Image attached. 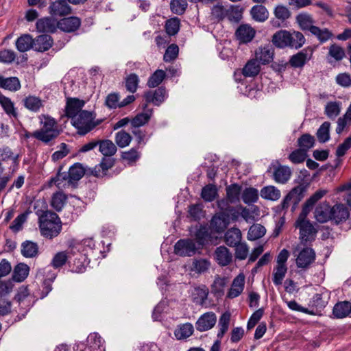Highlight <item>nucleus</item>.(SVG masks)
Masks as SVG:
<instances>
[{
    "mask_svg": "<svg viewBox=\"0 0 351 351\" xmlns=\"http://www.w3.org/2000/svg\"><path fill=\"white\" fill-rule=\"evenodd\" d=\"M327 191L324 189L317 190L303 205L302 212L296 221V227L300 229V239L302 243L312 241L315 239L316 230L313 224L306 219V216L312 210L314 205L322 199Z\"/></svg>",
    "mask_w": 351,
    "mask_h": 351,
    "instance_id": "nucleus-1",
    "label": "nucleus"
},
{
    "mask_svg": "<svg viewBox=\"0 0 351 351\" xmlns=\"http://www.w3.org/2000/svg\"><path fill=\"white\" fill-rule=\"evenodd\" d=\"M47 208L43 200H37L34 203V209L38 217L39 228L41 235L51 239L57 237L62 230V222L58 215L53 212L38 209V207Z\"/></svg>",
    "mask_w": 351,
    "mask_h": 351,
    "instance_id": "nucleus-2",
    "label": "nucleus"
},
{
    "mask_svg": "<svg viewBox=\"0 0 351 351\" xmlns=\"http://www.w3.org/2000/svg\"><path fill=\"white\" fill-rule=\"evenodd\" d=\"M42 127L33 132V137L36 139L48 144L56 138L60 132L57 128V123L53 118L45 117L44 121H41Z\"/></svg>",
    "mask_w": 351,
    "mask_h": 351,
    "instance_id": "nucleus-3",
    "label": "nucleus"
},
{
    "mask_svg": "<svg viewBox=\"0 0 351 351\" xmlns=\"http://www.w3.org/2000/svg\"><path fill=\"white\" fill-rule=\"evenodd\" d=\"M94 118L91 112L84 110L71 119L72 125L77 129L80 135H85L97 125L93 121Z\"/></svg>",
    "mask_w": 351,
    "mask_h": 351,
    "instance_id": "nucleus-4",
    "label": "nucleus"
},
{
    "mask_svg": "<svg viewBox=\"0 0 351 351\" xmlns=\"http://www.w3.org/2000/svg\"><path fill=\"white\" fill-rule=\"evenodd\" d=\"M8 162H10L9 171L12 174L19 169V155L14 154L8 146H3L0 148V164L2 165L3 163Z\"/></svg>",
    "mask_w": 351,
    "mask_h": 351,
    "instance_id": "nucleus-5",
    "label": "nucleus"
},
{
    "mask_svg": "<svg viewBox=\"0 0 351 351\" xmlns=\"http://www.w3.org/2000/svg\"><path fill=\"white\" fill-rule=\"evenodd\" d=\"M196 250L195 242L190 239H180L174 246L175 253L180 256H191L195 254Z\"/></svg>",
    "mask_w": 351,
    "mask_h": 351,
    "instance_id": "nucleus-6",
    "label": "nucleus"
},
{
    "mask_svg": "<svg viewBox=\"0 0 351 351\" xmlns=\"http://www.w3.org/2000/svg\"><path fill=\"white\" fill-rule=\"evenodd\" d=\"M143 97L145 104L148 106V104L152 103L155 106H160L167 97V91L165 88L160 86L154 90H149L145 93Z\"/></svg>",
    "mask_w": 351,
    "mask_h": 351,
    "instance_id": "nucleus-7",
    "label": "nucleus"
},
{
    "mask_svg": "<svg viewBox=\"0 0 351 351\" xmlns=\"http://www.w3.org/2000/svg\"><path fill=\"white\" fill-rule=\"evenodd\" d=\"M217 316L213 312H206L202 315L195 322V328L199 332H205L214 327Z\"/></svg>",
    "mask_w": 351,
    "mask_h": 351,
    "instance_id": "nucleus-8",
    "label": "nucleus"
},
{
    "mask_svg": "<svg viewBox=\"0 0 351 351\" xmlns=\"http://www.w3.org/2000/svg\"><path fill=\"white\" fill-rule=\"evenodd\" d=\"M306 189L307 186L306 185L299 184L298 186L293 188L285 197V202L288 200H291L292 202V211L295 210L300 202L304 198Z\"/></svg>",
    "mask_w": 351,
    "mask_h": 351,
    "instance_id": "nucleus-9",
    "label": "nucleus"
},
{
    "mask_svg": "<svg viewBox=\"0 0 351 351\" xmlns=\"http://www.w3.org/2000/svg\"><path fill=\"white\" fill-rule=\"evenodd\" d=\"M315 259V252L311 247H304L301 250L296 258V265L298 268H307Z\"/></svg>",
    "mask_w": 351,
    "mask_h": 351,
    "instance_id": "nucleus-10",
    "label": "nucleus"
},
{
    "mask_svg": "<svg viewBox=\"0 0 351 351\" xmlns=\"http://www.w3.org/2000/svg\"><path fill=\"white\" fill-rule=\"evenodd\" d=\"M313 56V50L304 49L296 54L292 56L289 60V64L294 68H302L309 61Z\"/></svg>",
    "mask_w": 351,
    "mask_h": 351,
    "instance_id": "nucleus-11",
    "label": "nucleus"
},
{
    "mask_svg": "<svg viewBox=\"0 0 351 351\" xmlns=\"http://www.w3.org/2000/svg\"><path fill=\"white\" fill-rule=\"evenodd\" d=\"M85 102L77 98H67L65 106V115L66 117L73 119L77 116L84 106Z\"/></svg>",
    "mask_w": 351,
    "mask_h": 351,
    "instance_id": "nucleus-12",
    "label": "nucleus"
},
{
    "mask_svg": "<svg viewBox=\"0 0 351 351\" xmlns=\"http://www.w3.org/2000/svg\"><path fill=\"white\" fill-rule=\"evenodd\" d=\"M256 31L250 25L242 24L235 32V36L241 43H250L255 36Z\"/></svg>",
    "mask_w": 351,
    "mask_h": 351,
    "instance_id": "nucleus-13",
    "label": "nucleus"
},
{
    "mask_svg": "<svg viewBox=\"0 0 351 351\" xmlns=\"http://www.w3.org/2000/svg\"><path fill=\"white\" fill-rule=\"evenodd\" d=\"M274 54L272 46L267 45L260 47L255 51V59L262 64H267L273 60Z\"/></svg>",
    "mask_w": 351,
    "mask_h": 351,
    "instance_id": "nucleus-14",
    "label": "nucleus"
},
{
    "mask_svg": "<svg viewBox=\"0 0 351 351\" xmlns=\"http://www.w3.org/2000/svg\"><path fill=\"white\" fill-rule=\"evenodd\" d=\"M49 13L53 16H64L71 13V8L66 1L56 0L50 4Z\"/></svg>",
    "mask_w": 351,
    "mask_h": 351,
    "instance_id": "nucleus-15",
    "label": "nucleus"
},
{
    "mask_svg": "<svg viewBox=\"0 0 351 351\" xmlns=\"http://www.w3.org/2000/svg\"><path fill=\"white\" fill-rule=\"evenodd\" d=\"M81 20L76 16L63 18L58 21V28L64 32H73L79 29Z\"/></svg>",
    "mask_w": 351,
    "mask_h": 351,
    "instance_id": "nucleus-16",
    "label": "nucleus"
},
{
    "mask_svg": "<svg viewBox=\"0 0 351 351\" xmlns=\"http://www.w3.org/2000/svg\"><path fill=\"white\" fill-rule=\"evenodd\" d=\"M58 28V21L51 17H44L36 22V29L40 32L53 33Z\"/></svg>",
    "mask_w": 351,
    "mask_h": 351,
    "instance_id": "nucleus-17",
    "label": "nucleus"
},
{
    "mask_svg": "<svg viewBox=\"0 0 351 351\" xmlns=\"http://www.w3.org/2000/svg\"><path fill=\"white\" fill-rule=\"evenodd\" d=\"M143 112L138 113L131 120L132 127L138 128L148 123L151 119L153 114V109L148 108L147 104H143Z\"/></svg>",
    "mask_w": 351,
    "mask_h": 351,
    "instance_id": "nucleus-18",
    "label": "nucleus"
},
{
    "mask_svg": "<svg viewBox=\"0 0 351 351\" xmlns=\"http://www.w3.org/2000/svg\"><path fill=\"white\" fill-rule=\"evenodd\" d=\"M214 257L218 265L227 266L232 261V254L225 246L217 247L214 252Z\"/></svg>",
    "mask_w": 351,
    "mask_h": 351,
    "instance_id": "nucleus-19",
    "label": "nucleus"
},
{
    "mask_svg": "<svg viewBox=\"0 0 351 351\" xmlns=\"http://www.w3.org/2000/svg\"><path fill=\"white\" fill-rule=\"evenodd\" d=\"M292 171L287 166L279 165L273 172V179L278 184H286L291 178Z\"/></svg>",
    "mask_w": 351,
    "mask_h": 351,
    "instance_id": "nucleus-20",
    "label": "nucleus"
},
{
    "mask_svg": "<svg viewBox=\"0 0 351 351\" xmlns=\"http://www.w3.org/2000/svg\"><path fill=\"white\" fill-rule=\"evenodd\" d=\"M346 56L345 50L343 47L333 43L328 47V52L326 56L327 61L329 64H332L334 62H339L342 60Z\"/></svg>",
    "mask_w": 351,
    "mask_h": 351,
    "instance_id": "nucleus-21",
    "label": "nucleus"
},
{
    "mask_svg": "<svg viewBox=\"0 0 351 351\" xmlns=\"http://www.w3.org/2000/svg\"><path fill=\"white\" fill-rule=\"evenodd\" d=\"M244 285L245 276L240 274L233 280L227 297L231 299L238 297L243 292Z\"/></svg>",
    "mask_w": 351,
    "mask_h": 351,
    "instance_id": "nucleus-22",
    "label": "nucleus"
},
{
    "mask_svg": "<svg viewBox=\"0 0 351 351\" xmlns=\"http://www.w3.org/2000/svg\"><path fill=\"white\" fill-rule=\"evenodd\" d=\"M331 209L332 207L326 203L319 204L315 210V217L319 223H325L331 220Z\"/></svg>",
    "mask_w": 351,
    "mask_h": 351,
    "instance_id": "nucleus-23",
    "label": "nucleus"
},
{
    "mask_svg": "<svg viewBox=\"0 0 351 351\" xmlns=\"http://www.w3.org/2000/svg\"><path fill=\"white\" fill-rule=\"evenodd\" d=\"M53 39L48 34H42L34 39V48L36 51L43 52L49 50L53 45Z\"/></svg>",
    "mask_w": 351,
    "mask_h": 351,
    "instance_id": "nucleus-24",
    "label": "nucleus"
},
{
    "mask_svg": "<svg viewBox=\"0 0 351 351\" xmlns=\"http://www.w3.org/2000/svg\"><path fill=\"white\" fill-rule=\"evenodd\" d=\"M114 164V159L104 156L100 163L94 167L92 173L95 177L102 178L106 175L108 170L112 167Z\"/></svg>",
    "mask_w": 351,
    "mask_h": 351,
    "instance_id": "nucleus-25",
    "label": "nucleus"
},
{
    "mask_svg": "<svg viewBox=\"0 0 351 351\" xmlns=\"http://www.w3.org/2000/svg\"><path fill=\"white\" fill-rule=\"evenodd\" d=\"M349 217L348 208L343 204H336L331 209V220L336 223L345 221Z\"/></svg>",
    "mask_w": 351,
    "mask_h": 351,
    "instance_id": "nucleus-26",
    "label": "nucleus"
},
{
    "mask_svg": "<svg viewBox=\"0 0 351 351\" xmlns=\"http://www.w3.org/2000/svg\"><path fill=\"white\" fill-rule=\"evenodd\" d=\"M230 216L226 213H219L213 217L211 226L217 232H223L229 224Z\"/></svg>",
    "mask_w": 351,
    "mask_h": 351,
    "instance_id": "nucleus-27",
    "label": "nucleus"
},
{
    "mask_svg": "<svg viewBox=\"0 0 351 351\" xmlns=\"http://www.w3.org/2000/svg\"><path fill=\"white\" fill-rule=\"evenodd\" d=\"M21 87L20 80L16 77H5L0 75V88L11 92H16Z\"/></svg>",
    "mask_w": 351,
    "mask_h": 351,
    "instance_id": "nucleus-28",
    "label": "nucleus"
},
{
    "mask_svg": "<svg viewBox=\"0 0 351 351\" xmlns=\"http://www.w3.org/2000/svg\"><path fill=\"white\" fill-rule=\"evenodd\" d=\"M99 152L106 157L114 156L117 151L116 145L109 139L98 140Z\"/></svg>",
    "mask_w": 351,
    "mask_h": 351,
    "instance_id": "nucleus-29",
    "label": "nucleus"
},
{
    "mask_svg": "<svg viewBox=\"0 0 351 351\" xmlns=\"http://www.w3.org/2000/svg\"><path fill=\"white\" fill-rule=\"evenodd\" d=\"M0 105L3 109L4 112L10 118L17 119L19 113L16 108L14 107V102L5 95L0 94Z\"/></svg>",
    "mask_w": 351,
    "mask_h": 351,
    "instance_id": "nucleus-30",
    "label": "nucleus"
},
{
    "mask_svg": "<svg viewBox=\"0 0 351 351\" xmlns=\"http://www.w3.org/2000/svg\"><path fill=\"white\" fill-rule=\"evenodd\" d=\"M241 232L237 228H232L228 230L224 235V241L230 247L237 245L241 242Z\"/></svg>",
    "mask_w": 351,
    "mask_h": 351,
    "instance_id": "nucleus-31",
    "label": "nucleus"
},
{
    "mask_svg": "<svg viewBox=\"0 0 351 351\" xmlns=\"http://www.w3.org/2000/svg\"><path fill=\"white\" fill-rule=\"evenodd\" d=\"M332 313L338 319L348 316L351 313V303L348 301L337 302L333 307Z\"/></svg>",
    "mask_w": 351,
    "mask_h": 351,
    "instance_id": "nucleus-32",
    "label": "nucleus"
},
{
    "mask_svg": "<svg viewBox=\"0 0 351 351\" xmlns=\"http://www.w3.org/2000/svg\"><path fill=\"white\" fill-rule=\"evenodd\" d=\"M21 254L25 258H34L38 255V245L31 241H25L21 243Z\"/></svg>",
    "mask_w": 351,
    "mask_h": 351,
    "instance_id": "nucleus-33",
    "label": "nucleus"
},
{
    "mask_svg": "<svg viewBox=\"0 0 351 351\" xmlns=\"http://www.w3.org/2000/svg\"><path fill=\"white\" fill-rule=\"evenodd\" d=\"M194 328L192 324H180L174 330V335L178 340H184L193 335Z\"/></svg>",
    "mask_w": 351,
    "mask_h": 351,
    "instance_id": "nucleus-34",
    "label": "nucleus"
},
{
    "mask_svg": "<svg viewBox=\"0 0 351 351\" xmlns=\"http://www.w3.org/2000/svg\"><path fill=\"white\" fill-rule=\"evenodd\" d=\"M208 295V289L205 285H201L194 288L192 292V298L193 302L197 304L202 305L207 300Z\"/></svg>",
    "mask_w": 351,
    "mask_h": 351,
    "instance_id": "nucleus-35",
    "label": "nucleus"
},
{
    "mask_svg": "<svg viewBox=\"0 0 351 351\" xmlns=\"http://www.w3.org/2000/svg\"><path fill=\"white\" fill-rule=\"evenodd\" d=\"M260 194L262 198L270 201H277L281 196L280 191L272 185L264 186Z\"/></svg>",
    "mask_w": 351,
    "mask_h": 351,
    "instance_id": "nucleus-36",
    "label": "nucleus"
},
{
    "mask_svg": "<svg viewBox=\"0 0 351 351\" xmlns=\"http://www.w3.org/2000/svg\"><path fill=\"white\" fill-rule=\"evenodd\" d=\"M67 173V176L69 177V182H71L73 185L83 177L85 173V169L82 164L75 163L69 168Z\"/></svg>",
    "mask_w": 351,
    "mask_h": 351,
    "instance_id": "nucleus-37",
    "label": "nucleus"
},
{
    "mask_svg": "<svg viewBox=\"0 0 351 351\" xmlns=\"http://www.w3.org/2000/svg\"><path fill=\"white\" fill-rule=\"evenodd\" d=\"M232 204L227 197L221 199L217 201V206L221 210L220 213H226V215L231 216L232 219L237 218L239 213L235 208L230 205Z\"/></svg>",
    "mask_w": 351,
    "mask_h": 351,
    "instance_id": "nucleus-38",
    "label": "nucleus"
},
{
    "mask_svg": "<svg viewBox=\"0 0 351 351\" xmlns=\"http://www.w3.org/2000/svg\"><path fill=\"white\" fill-rule=\"evenodd\" d=\"M16 47L20 52H25L34 47V39L29 34H24L16 40Z\"/></svg>",
    "mask_w": 351,
    "mask_h": 351,
    "instance_id": "nucleus-39",
    "label": "nucleus"
},
{
    "mask_svg": "<svg viewBox=\"0 0 351 351\" xmlns=\"http://www.w3.org/2000/svg\"><path fill=\"white\" fill-rule=\"evenodd\" d=\"M289 32L280 30L272 36V43L278 48H285L288 47Z\"/></svg>",
    "mask_w": 351,
    "mask_h": 351,
    "instance_id": "nucleus-40",
    "label": "nucleus"
},
{
    "mask_svg": "<svg viewBox=\"0 0 351 351\" xmlns=\"http://www.w3.org/2000/svg\"><path fill=\"white\" fill-rule=\"evenodd\" d=\"M305 41L306 39L301 32L297 31L289 32L288 47L298 49L304 45Z\"/></svg>",
    "mask_w": 351,
    "mask_h": 351,
    "instance_id": "nucleus-41",
    "label": "nucleus"
},
{
    "mask_svg": "<svg viewBox=\"0 0 351 351\" xmlns=\"http://www.w3.org/2000/svg\"><path fill=\"white\" fill-rule=\"evenodd\" d=\"M230 317L231 315L228 311H226L220 316L218 323L219 330L217 335V338L219 339V340H220L228 331Z\"/></svg>",
    "mask_w": 351,
    "mask_h": 351,
    "instance_id": "nucleus-42",
    "label": "nucleus"
},
{
    "mask_svg": "<svg viewBox=\"0 0 351 351\" xmlns=\"http://www.w3.org/2000/svg\"><path fill=\"white\" fill-rule=\"evenodd\" d=\"M261 71L259 62L256 59L249 60L244 66L242 73L245 77H254Z\"/></svg>",
    "mask_w": 351,
    "mask_h": 351,
    "instance_id": "nucleus-43",
    "label": "nucleus"
},
{
    "mask_svg": "<svg viewBox=\"0 0 351 351\" xmlns=\"http://www.w3.org/2000/svg\"><path fill=\"white\" fill-rule=\"evenodd\" d=\"M251 15L256 21L264 22L269 17V12L267 8L262 5H254L250 10Z\"/></svg>",
    "mask_w": 351,
    "mask_h": 351,
    "instance_id": "nucleus-44",
    "label": "nucleus"
},
{
    "mask_svg": "<svg viewBox=\"0 0 351 351\" xmlns=\"http://www.w3.org/2000/svg\"><path fill=\"white\" fill-rule=\"evenodd\" d=\"M296 21L302 30H308L311 32L313 25L314 21L312 16L307 13H300L296 16Z\"/></svg>",
    "mask_w": 351,
    "mask_h": 351,
    "instance_id": "nucleus-45",
    "label": "nucleus"
},
{
    "mask_svg": "<svg viewBox=\"0 0 351 351\" xmlns=\"http://www.w3.org/2000/svg\"><path fill=\"white\" fill-rule=\"evenodd\" d=\"M210 267V262L206 258H195L193 261L191 271L197 274H202L208 270Z\"/></svg>",
    "mask_w": 351,
    "mask_h": 351,
    "instance_id": "nucleus-46",
    "label": "nucleus"
},
{
    "mask_svg": "<svg viewBox=\"0 0 351 351\" xmlns=\"http://www.w3.org/2000/svg\"><path fill=\"white\" fill-rule=\"evenodd\" d=\"M67 175V172H61L60 170L56 177L51 179L50 182L53 183L60 189L69 187L72 184L71 182H69V177Z\"/></svg>",
    "mask_w": 351,
    "mask_h": 351,
    "instance_id": "nucleus-47",
    "label": "nucleus"
},
{
    "mask_svg": "<svg viewBox=\"0 0 351 351\" xmlns=\"http://www.w3.org/2000/svg\"><path fill=\"white\" fill-rule=\"evenodd\" d=\"M29 267L25 263H19L14 269L13 279L16 282L23 281L28 276Z\"/></svg>",
    "mask_w": 351,
    "mask_h": 351,
    "instance_id": "nucleus-48",
    "label": "nucleus"
},
{
    "mask_svg": "<svg viewBox=\"0 0 351 351\" xmlns=\"http://www.w3.org/2000/svg\"><path fill=\"white\" fill-rule=\"evenodd\" d=\"M226 19L231 22L238 23L242 17V9L238 5H226Z\"/></svg>",
    "mask_w": 351,
    "mask_h": 351,
    "instance_id": "nucleus-49",
    "label": "nucleus"
},
{
    "mask_svg": "<svg viewBox=\"0 0 351 351\" xmlns=\"http://www.w3.org/2000/svg\"><path fill=\"white\" fill-rule=\"evenodd\" d=\"M24 106L29 110L37 112L43 106L42 101L35 96H28L23 99Z\"/></svg>",
    "mask_w": 351,
    "mask_h": 351,
    "instance_id": "nucleus-50",
    "label": "nucleus"
},
{
    "mask_svg": "<svg viewBox=\"0 0 351 351\" xmlns=\"http://www.w3.org/2000/svg\"><path fill=\"white\" fill-rule=\"evenodd\" d=\"M311 33L314 35L321 43H326L333 36L332 33L328 29H321L317 26L312 27Z\"/></svg>",
    "mask_w": 351,
    "mask_h": 351,
    "instance_id": "nucleus-51",
    "label": "nucleus"
},
{
    "mask_svg": "<svg viewBox=\"0 0 351 351\" xmlns=\"http://www.w3.org/2000/svg\"><path fill=\"white\" fill-rule=\"evenodd\" d=\"M341 108L339 101H330L326 105L324 112L329 119L334 120L340 114Z\"/></svg>",
    "mask_w": 351,
    "mask_h": 351,
    "instance_id": "nucleus-52",
    "label": "nucleus"
},
{
    "mask_svg": "<svg viewBox=\"0 0 351 351\" xmlns=\"http://www.w3.org/2000/svg\"><path fill=\"white\" fill-rule=\"evenodd\" d=\"M69 254L66 251L57 252L51 261V265L55 269L62 267L67 262L69 258H70Z\"/></svg>",
    "mask_w": 351,
    "mask_h": 351,
    "instance_id": "nucleus-53",
    "label": "nucleus"
},
{
    "mask_svg": "<svg viewBox=\"0 0 351 351\" xmlns=\"http://www.w3.org/2000/svg\"><path fill=\"white\" fill-rule=\"evenodd\" d=\"M86 341L89 347L93 350H99L100 351L105 350L104 348H103L104 341L98 333H90L88 336Z\"/></svg>",
    "mask_w": 351,
    "mask_h": 351,
    "instance_id": "nucleus-54",
    "label": "nucleus"
},
{
    "mask_svg": "<svg viewBox=\"0 0 351 351\" xmlns=\"http://www.w3.org/2000/svg\"><path fill=\"white\" fill-rule=\"evenodd\" d=\"M315 145V138L309 134H304L298 139V145L300 149H303L304 152L308 151L312 148Z\"/></svg>",
    "mask_w": 351,
    "mask_h": 351,
    "instance_id": "nucleus-55",
    "label": "nucleus"
},
{
    "mask_svg": "<svg viewBox=\"0 0 351 351\" xmlns=\"http://www.w3.org/2000/svg\"><path fill=\"white\" fill-rule=\"evenodd\" d=\"M217 195V189L215 184H208L202 189L201 197L206 202L213 201Z\"/></svg>",
    "mask_w": 351,
    "mask_h": 351,
    "instance_id": "nucleus-56",
    "label": "nucleus"
},
{
    "mask_svg": "<svg viewBox=\"0 0 351 351\" xmlns=\"http://www.w3.org/2000/svg\"><path fill=\"white\" fill-rule=\"evenodd\" d=\"M242 199L246 204H251L257 202L258 199V191L253 187L246 188L242 193Z\"/></svg>",
    "mask_w": 351,
    "mask_h": 351,
    "instance_id": "nucleus-57",
    "label": "nucleus"
},
{
    "mask_svg": "<svg viewBox=\"0 0 351 351\" xmlns=\"http://www.w3.org/2000/svg\"><path fill=\"white\" fill-rule=\"evenodd\" d=\"M226 197L231 203H236L239 201V196L241 191V186L237 184H232L227 186Z\"/></svg>",
    "mask_w": 351,
    "mask_h": 351,
    "instance_id": "nucleus-58",
    "label": "nucleus"
},
{
    "mask_svg": "<svg viewBox=\"0 0 351 351\" xmlns=\"http://www.w3.org/2000/svg\"><path fill=\"white\" fill-rule=\"evenodd\" d=\"M266 232L265 228L261 224L252 225L248 231L247 239L250 241H255L263 237Z\"/></svg>",
    "mask_w": 351,
    "mask_h": 351,
    "instance_id": "nucleus-59",
    "label": "nucleus"
},
{
    "mask_svg": "<svg viewBox=\"0 0 351 351\" xmlns=\"http://www.w3.org/2000/svg\"><path fill=\"white\" fill-rule=\"evenodd\" d=\"M166 77L165 72L162 69H157L148 79L147 86L155 88L160 85Z\"/></svg>",
    "mask_w": 351,
    "mask_h": 351,
    "instance_id": "nucleus-60",
    "label": "nucleus"
},
{
    "mask_svg": "<svg viewBox=\"0 0 351 351\" xmlns=\"http://www.w3.org/2000/svg\"><path fill=\"white\" fill-rule=\"evenodd\" d=\"M66 195L62 192H57L53 194L51 199V206L56 210L60 211L66 204Z\"/></svg>",
    "mask_w": 351,
    "mask_h": 351,
    "instance_id": "nucleus-61",
    "label": "nucleus"
},
{
    "mask_svg": "<svg viewBox=\"0 0 351 351\" xmlns=\"http://www.w3.org/2000/svg\"><path fill=\"white\" fill-rule=\"evenodd\" d=\"M114 141L121 148L128 146L132 141V136L125 130H121L115 134Z\"/></svg>",
    "mask_w": 351,
    "mask_h": 351,
    "instance_id": "nucleus-62",
    "label": "nucleus"
},
{
    "mask_svg": "<svg viewBox=\"0 0 351 351\" xmlns=\"http://www.w3.org/2000/svg\"><path fill=\"white\" fill-rule=\"evenodd\" d=\"M85 258L83 255L80 254L72 262L69 261L70 270L74 273H83L86 269L84 265Z\"/></svg>",
    "mask_w": 351,
    "mask_h": 351,
    "instance_id": "nucleus-63",
    "label": "nucleus"
},
{
    "mask_svg": "<svg viewBox=\"0 0 351 351\" xmlns=\"http://www.w3.org/2000/svg\"><path fill=\"white\" fill-rule=\"evenodd\" d=\"M330 123L328 121L324 122L317 132V137L320 143H326L330 138Z\"/></svg>",
    "mask_w": 351,
    "mask_h": 351,
    "instance_id": "nucleus-64",
    "label": "nucleus"
}]
</instances>
